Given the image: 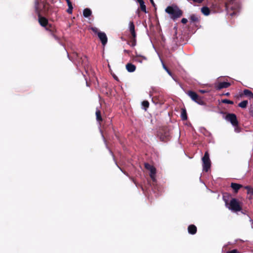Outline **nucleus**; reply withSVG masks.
Listing matches in <instances>:
<instances>
[{"instance_id":"1","label":"nucleus","mask_w":253,"mask_h":253,"mask_svg":"<svg viewBox=\"0 0 253 253\" xmlns=\"http://www.w3.org/2000/svg\"><path fill=\"white\" fill-rule=\"evenodd\" d=\"M165 11L173 19L180 17L182 14V11L176 6H169L166 8Z\"/></svg>"},{"instance_id":"2","label":"nucleus","mask_w":253,"mask_h":253,"mask_svg":"<svg viewBox=\"0 0 253 253\" xmlns=\"http://www.w3.org/2000/svg\"><path fill=\"white\" fill-rule=\"evenodd\" d=\"M226 206L230 210L237 212L241 210V208L239 205L238 200L235 198H233L230 200L229 204L225 202Z\"/></svg>"},{"instance_id":"3","label":"nucleus","mask_w":253,"mask_h":253,"mask_svg":"<svg viewBox=\"0 0 253 253\" xmlns=\"http://www.w3.org/2000/svg\"><path fill=\"white\" fill-rule=\"evenodd\" d=\"M36 6H38L39 7L40 15H41V13H45L48 9V4L47 3L44 2V1H42V0H36L35 4L36 12Z\"/></svg>"},{"instance_id":"4","label":"nucleus","mask_w":253,"mask_h":253,"mask_svg":"<svg viewBox=\"0 0 253 253\" xmlns=\"http://www.w3.org/2000/svg\"><path fill=\"white\" fill-rule=\"evenodd\" d=\"M203 169L204 171H208L211 168V161L209 154L208 152H206L204 157L202 158Z\"/></svg>"},{"instance_id":"5","label":"nucleus","mask_w":253,"mask_h":253,"mask_svg":"<svg viewBox=\"0 0 253 253\" xmlns=\"http://www.w3.org/2000/svg\"><path fill=\"white\" fill-rule=\"evenodd\" d=\"M225 120L230 122L232 126L235 127V130L236 132H239L238 128L236 127L238 126V122L236 116L234 114H228L225 117Z\"/></svg>"},{"instance_id":"6","label":"nucleus","mask_w":253,"mask_h":253,"mask_svg":"<svg viewBox=\"0 0 253 253\" xmlns=\"http://www.w3.org/2000/svg\"><path fill=\"white\" fill-rule=\"evenodd\" d=\"M187 95L191 98L192 100L196 102L199 105H203V101L199 98L197 93L193 91H188L187 93Z\"/></svg>"},{"instance_id":"7","label":"nucleus","mask_w":253,"mask_h":253,"mask_svg":"<svg viewBox=\"0 0 253 253\" xmlns=\"http://www.w3.org/2000/svg\"><path fill=\"white\" fill-rule=\"evenodd\" d=\"M36 13L39 17V22L40 25L42 26L45 27L46 30L51 31L47 27H46V26L48 25V20L45 18L41 16V15H40L39 9L38 6H36Z\"/></svg>"},{"instance_id":"8","label":"nucleus","mask_w":253,"mask_h":253,"mask_svg":"<svg viewBox=\"0 0 253 253\" xmlns=\"http://www.w3.org/2000/svg\"><path fill=\"white\" fill-rule=\"evenodd\" d=\"M145 168L150 171V176L151 177V179L153 181H155V174H156V170L155 168L148 163L145 164Z\"/></svg>"},{"instance_id":"9","label":"nucleus","mask_w":253,"mask_h":253,"mask_svg":"<svg viewBox=\"0 0 253 253\" xmlns=\"http://www.w3.org/2000/svg\"><path fill=\"white\" fill-rule=\"evenodd\" d=\"M98 37L101 41L103 45H105L107 42V37L106 35L104 32H98Z\"/></svg>"},{"instance_id":"10","label":"nucleus","mask_w":253,"mask_h":253,"mask_svg":"<svg viewBox=\"0 0 253 253\" xmlns=\"http://www.w3.org/2000/svg\"><path fill=\"white\" fill-rule=\"evenodd\" d=\"M230 85V84L228 82H221L219 83L217 85L215 86V88L217 90H220L222 88H227Z\"/></svg>"},{"instance_id":"11","label":"nucleus","mask_w":253,"mask_h":253,"mask_svg":"<svg viewBox=\"0 0 253 253\" xmlns=\"http://www.w3.org/2000/svg\"><path fill=\"white\" fill-rule=\"evenodd\" d=\"M134 29L135 26L133 23L132 22H130L129 23V29L133 39H135L136 36Z\"/></svg>"},{"instance_id":"12","label":"nucleus","mask_w":253,"mask_h":253,"mask_svg":"<svg viewBox=\"0 0 253 253\" xmlns=\"http://www.w3.org/2000/svg\"><path fill=\"white\" fill-rule=\"evenodd\" d=\"M231 187L233 189L235 193H237L238 190L242 187V185L236 183H231Z\"/></svg>"},{"instance_id":"13","label":"nucleus","mask_w":253,"mask_h":253,"mask_svg":"<svg viewBox=\"0 0 253 253\" xmlns=\"http://www.w3.org/2000/svg\"><path fill=\"white\" fill-rule=\"evenodd\" d=\"M126 69L128 72H133L136 69V67L134 65L131 63H127L126 65Z\"/></svg>"},{"instance_id":"14","label":"nucleus","mask_w":253,"mask_h":253,"mask_svg":"<svg viewBox=\"0 0 253 253\" xmlns=\"http://www.w3.org/2000/svg\"><path fill=\"white\" fill-rule=\"evenodd\" d=\"M188 233L190 234H195L197 232V227L194 225H190L188 227Z\"/></svg>"},{"instance_id":"15","label":"nucleus","mask_w":253,"mask_h":253,"mask_svg":"<svg viewBox=\"0 0 253 253\" xmlns=\"http://www.w3.org/2000/svg\"><path fill=\"white\" fill-rule=\"evenodd\" d=\"M201 12H202V13L204 15H205L206 16L209 15L210 13V9L207 6H204V7H202L201 8Z\"/></svg>"},{"instance_id":"16","label":"nucleus","mask_w":253,"mask_h":253,"mask_svg":"<svg viewBox=\"0 0 253 253\" xmlns=\"http://www.w3.org/2000/svg\"><path fill=\"white\" fill-rule=\"evenodd\" d=\"M137 1L140 4L141 10L145 13H146V8L144 1L143 0H137Z\"/></svg>"},{"instance_id":"17","label":"nucleus","mask_w":253,"mask_h":253,"mask_svg":"<svg viewBox=\"0 0 253 253\" xmlns=\"http://www.w3.org/2000/svg\"><path fill=\"white\" fill-rule=\"evenodd\" d=\"M91 11L89 8H85L84 10L83 15L85 17H88L91 14Z\"/></svg>"},{"instance_id":"18","label":"nucleus","mask_w":253,"mask_h":253,"mask_svg":"<svg viewBox=\"0 0 253 253\" xmlns=\"http://www.w3.org/2000/svg\"><path fill=\"white\" fill-rule=\"evenodd\" d=\"M181 118L183 120H186L187 119L186 111L185 109H182L181 110Z\"/></svg>"},{"instance_id":"19","label":"nucleus","mask_w":253,"mask_h":253,"mask_svg":"<svg viewBox=\"0 0 253 253\" xmlns=\"http://www.w3.org/2000/svg\"><path fill=\"white\" fill-rule=\"evenodd\" d=\"M162 64H163V68L166 70V71L168 73V74L172 78V79L174 81L176 82V79L172 76V73H171V72L167 68V67L165 66V65L164 64V63L163 62H162Z\"/></svg>"},{"instance_id":"20","label":"nucleus","mask_w":253,"mask_h":253,"mask_svg":"<svg viewBox=\"0 0 253 253\" xmlns=\"http://www.w3.org/2000/svg\"><path fill=\"white\" fill-rule=\"evenodd\" d=\"M248 104V101L247 100H244V101L241 102L238 104V106L242 108H246Z\"/></svg>"},{"instance_id":"21","label":"nucleus","mask_w":253,"mask_h":253,"mask_svg":"<svg viewBox=\"0 0 253 253\" xmlns=\"http://www.w3.org/2000/svg\"><path fill=\"white\" fill-rule=\"evenodd\" d=\"M95 115L96 117V120L97 121L100 122L102 121V118L101 116V113L99 110H97L95 112Z\"/></svg>"},{"instance_id":"22","label":"nucleus","mask_w":253,"mask_h":253,"mask_svg":"<svg viewBox=\"0 0 253 253\" xmlns=\"http://www.w3.org/2000/svg\"><path fill=\"white\" fill-rule=\"evenodd\" d=\"M244 93L245 95L248 96L251 98L253 97V93L248 89H245L244 90Z\"/></svg>"},{"instance_id":"23","label":"nucleus","mask_w":253,"mask_h":253,"mask_svg":"<svg viewBox=\"0 0 253 253\" xmlns=\"http://www.w3.org/2000/svg\"><path fill=\"white\" fill-rule=\"evenodd\" d=\"M245 188L248 191V194H250L252 195H253V189L249 186H246L245 187Z\"/></svg>"},{"instance_id":"24","label":"nucleus","mask_w":253,"mask_h":253,"mask_svg":"<svg viewBox=\"0 0 253 253\" xmlns=\"http://www.w3.org/2000/svg\"><path fill=\"white\" fill-rule=\"evenodd\" d=\"M190 19L192 22H196L198 21V18L197 15L192 14L190 17Z\"/></svg>"},{"instance_id":"25","label":"nucleus","mask_w":253,"mask_h":253,"mask_svg":"<svg viewBox=\"0 0 253 253\" xmlns=\"http://www.w3.org/2000/svg\"><path fill=\"white\" fill-rule=\"evenodd\" d=\"M139 57H141L143 60H147L146 57H145V56H140V55H137V57H136V61H137L138 62H139L140 63L142 62V60H141V59H138V58H139Z\"/></svg>"},{"instance_id":"26","label":"nucleus","mask_w":253,"mask_h":253,"mask_svg":"<svg viewBox=\"0 0 253 253\" xmlns=\"http://www.w3.org/2000/svg\"><path fill=\"white\" fill-rule=\"evenodd\" d=\"M222 102L224 103L229 104H233V102L232 101L228 100V99H223Z\"/></svg>"},{"instance_id":"27","label":"nucleus","mask_w":253,"mask_h":253,"mask_svg":"<svg viewBox=\"0 0 253 253\" xmlns=\"http://www.w3.org/2000/svg\"><path fill=\"white\" fill-rule=\"evenodd\" d=\"M142 105L145 107V109L146 110L147 108L149 106V102L147 101H144L142 103Z\"/></svg>"},{"instance_id":"28","label":"nucleus","mask_w":253,"mask_h":253,"mask_svg":"<svg viewBox=\"0 0 253 253\" xmlns=\"http://www.w3.org/2000/svg\"><path fill=\"white\" fill-rule=\"evenodd\" d=\"M73 8V7L72 5H68V8L67 10V12L69 13H72Z\"/></svg>"},{"instance_id":"29","label":"nucleus","mask_w":253,"mask_h":253,"mask_svg":"<svg viewBox=\"0 0 253 253\" xmlns=\"http://www.w3.org/2000/svg\"><path fill=\"white\" fill-rule=\"evenodd\" d=\"M91 30H92L93 32H94L95 33H96L98 34V29L97 28H95V27H92L91 28Z\"/></svg>"},{"instance_id":"30","label":"nucleus","mask_w":253,"mask_h":253,"mask_svg":"<svg viewBox=\"0 0 253 253\" xmlns=\"http://www.w3.org/2000/svg\"><path fill=\"white\" fill-rule=\"evenodd\" d=\"M181 22L183 24H186L187 22V19L186 18H183L181 20Z\"/></svg>"},{"instance_id":"31","label":"nucleus","mask_w":253,"mask_h":253,"mask_svg":"<svg viewBox=\"0 0 253 253\" xmlns=\"http://www.w3.org/2000/svg\"><path fill=\"white\" fill-rule=\"evenodd\" d=\"M238 252L237 250H233L230 252H228L226 253H237Z\"/></svg>"},{"instance_id":"32","label":"nucleus","mask_w":253,"mask_h":253,"mask_svg":"<svg viewBox=\"0 0 253 253\" xmlns=\"http://www.w3.org/2000/svg\"><path fill=\"white\" fill-rule=\"evenodd\" d=\"M66 0L68 6V5H72V2L70 1V0Z\"/></svg>"},{"instance_id":"33","label":"nucleus","mask_w":253,"mask_h":253,"mask_svg":"<svg viewBox=\"0 0 253 253\" xmlns=\"http://www.w3.org/2000/svg\"><path fill=\"white\" fill-rule=\"evenodd\" d=\"M199 91L201 92L202 93H205L207 92V91L205 90H200Z\"/></svg>"},{"instance_id":"34","label":"nucleus","mask_w":253,"mask_h":253,"mask_svg":"<svg viewBox=\"0 0 253 253\" xmlns=\"http://www.w3.org/2000/svg\"><path fill=\"white\" fill-rule=\"evenodd\" d=\"M150 1L151 2V3H152V4L154 6L155 5V3H154V2L153 0H150Z\"/></svg>"},{"instance_id":"35","label":"nucleus","mask_w":253,"mask_h":253,"mask_svg":"<svg viewBox=\"0 0 253 253\" xmlns=\"http://www.w3.org/2000/svg\"><path fill=\"white\" fill-rule=\"evenodd\" d=\"M229 95V92H227L225 94V95Z\"/></svg>"},{"instance_id":"36","label":"nucleus","mask_w":253,"mask_h":253,"mask_svg":"<svg viewBox=\"0 0 253 253\" xmlns=\"http://www.w3.org/2000/svg\"><path fill=\"white\" fill-rule=\"evenodd\" d=\"M124 51L125 52H126V53H128V51L127 50H125Z\"/></svg>"},{"instance_id":"37","label":"nucleus","mask_w":253,"mask_h":253,"mask_svg":"<svg viewBox=\"0 0 253 253\" xmlns=\"http://www.w3.org/2000/svg\"><path fill=\"white\" fill-rule=\"evenodd\" d=\"M86 85H87V86H88V83H87V82H86Z\"/></svg>"}]
</instances>
